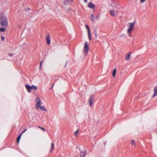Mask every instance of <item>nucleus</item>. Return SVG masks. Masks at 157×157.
Returning a JSON list of instances; mask_svg holds the SVG:
<instances>
[{
    "mask_svg": "<svg viewBox=\"0 0 157 157\" xmlns=\"http://www.w3.org/2000/svg\"><path fill=\"white\" fill-rule=\"evenodd\" d=\"M86 151H81L79 157H85L86 154Z\"/></svg>",
    "mask_w": 157,
    "mask_h": 157,
    "instance_id": "nucleus-8",
    "label": "nucleus"
},
{
    "mask_svg": "<svg viewBox=\"0 0 157 157\" xmlns=\"http://www.w3.org/2000/svg\"><path fill=\"white\" fill-rule=\"evenodd\" d=\"M1 38L2 41H3L4 40L5 38L4 36H2Z\"/></svg>",
    "mask_w": 157,
    "mask_h": 157,
    "instance_id": "nucleus-28",
    "label": "nucleus"
},
{
    "mask_svg": "<svg viewBox=\"0 0 157 157\" xmlns=\"http://www.w3.org/2000/svg\"><path fill=\"white\" fill-rule=\"evenodd\" d=\"M94 16L93 14H91V15L90 20L92 21H94Z\"/></svg>",
    "mask_w": 157,
    "mask_h": 157,
    "instance_id": "nucleus-15",
    "label": "nucleus"
},
{
    "mask_svg": "<svg viewBox=\"0 0 157 157\" xmlns=\"http://www.w3.org/2000/svg\"><path fill=\"white\" fill-rule=\"evenodd\" d=\"M154 93L152 97H154L157 95V87L154 89Z\"/></svg>",
    "mask_w": 157,
    "mask_h": 157,
    "instance_id": "nucleus-12",
    "label": "nucleus"
},
{
    "mask_svg": "<svg viewBox=\"0 0 157 157\" xmlns=\"http://www.w3.org/2000/svg\"><path fill=\"white\" fill-rule=\"evenodd\" d=\"M35 101L36 103V108L37 109H38L41 106L42 102L40 100V98L38 97L36 98Z\"/></svg>",
    "mask_w": 157,
    "mask_h": 157,
    "instance_id": "nucleus-2",
    "label": "nucleus"
},
{
    "mask_svg": "<svg viewBox=\"0 0 157 157\" xmlns=\"http://www.w3.org/2000/svg\"><path fill=\"white\" fill-rule=\"evenodd\" d=\"M94 98L92 96H90L89 98V101L90 103V106L91 107L92 106L93 102L94 101Z\"/></svg>",
    "mask_w": 157,
    "mask_h": 157,
    "instance_id": "nucleus-5",
    "label": "nucleus"
},
{
    "mask_svg": "<svg viewBox=\"0 0 157 157\" xmlns=\"http://www.w3.org/2000/svg\"><path fill=\"white\" fill-rule=\"evenodd\" d=\"M83 49L85 54L86 55L89 51L88 43L86 41L85 43Z\"/></svg>",
    "mask_w": 157,
    "mask_h": 157,
    "instance_id": "nucleus-4",
    "label": "nucleus"
},
{
    "mask_svg": "<svg viewBox=\"0 0 157 157\" xmlns=\"http://www.w3.org/2000/svg\"><path fill=\"white\" fill-rule=\"evenodd\" d=\"M116 72V69H115L113 71V77H114L115 76Z\"/></svg>",
    "mask_w": 157,
    "mask_h": 157,
    "instance_id": "nucleus-17",
    "label": "nucleus"
},
{
    "mask_svg": "<svg viewBox=\"0 0 157 157\" xmlns=\"http://www.w3.org/2000/svg\"><path fill=\"white\" fill-rule=\"evenodd\" d=\"M8 55L10 56H12L13 55V54H12L10 53V54H9Z\"/></svg>",
    "mask_w": 157,
    "mask_h": 157,
    "instance_id": "nucleus-30",
    "label": "nucleus"
},
{
    "mask_svg": "<svg viewBox=\"0 0 157 157\" xmlns=\"http://www.w3.org/2000/svg\"><path fill=\"white\" fill-rule=\"evenodd\" d=\"M25 87L29 93H31V89L30 86L27 84L25 86Z\"/></svg>",
    "mask_w": 157,
    "mask_h": 157,
    "instance_id": "nucleus-6",
    "label": "nucleus"
},
{
    "mask_svg": "<svg viewBox=\"0 0 157 157\" xmlns=\"http://www.w3.org/2000/svg\"><path fill=\"white\" fill-rule=\"evenodd\" d=\"M19 27H20V26H19Z\"/></svg>",
    "mask_w": 157,
    "mask_h": 157,
    "instance_id": "nucleus-35",
    "label": "nucleus"
},
{
    "mask_svg": "<svg viewBox=\"0 0 157 157\" xmlns=\"http://www.w3.org/2000/svg\"><path fill=\"white\" fill-rule=\"evenodd\" d=\"M22 135L21 134H20L18 137L17 139V142L18 143H19L20 140L21 138V136Z\"/></svg>",
    "mask_w": 157,
    "mask_h": 157,
    "instance_id": "nucleus-14",
    "label": "nucleus"
},
{
    "mask_svg": "<svg viewBox=\"0 0 157 157\" xmlns=\"http://www.w3.org/2000/svg\"><path fill=\"white\" fill-rule=\"evenodd\" d=\"M131 33H129V34H128L129 36H130V37L131 36Z\"/></svg>",
    "mask_w": 157,
    "mask_h": 157,
    "instance_id": "nucleus-31",
    "label": "nucleus"
},
{
    "mask_svg": "<svg viewBox=\"0 0 157 157\" xmlns=\"http://www.w3.org/2000/svg\"><path fill=\"white\" fill-rule=\"evenodd\" d=\"M40 109L42 110H44V111H45L46 110V109H45V108L44 107V106H40Z\"/></svg>",
    "mask_w": 157,
    "mask_h": 157,
    "instance_id": "nucleus-21",
    "label": "nucleus"
},
{
    "mask_svg": "<svg viewBox=\"0 0 157 157\" xmlns=\"http://www.w3.org/2000/svg\"><path fill=\"white\" fill-rule=\"evenodd\" d=\"M27 130V129H25V130L24 131H23V132H22L20 134H21V135H22V134H23Z\"/></svg>",
    "mask_w": 157,
    "mask_h": 157,
    "instance_id": "nucleus-25",
    "label": "nucleus"
},
{
    "mask_svg": "<svg viewBox=\"0 0 157 157\" xmlns=\"http://www.w3.org/2000/svg\"><path fill=\"white\" fill-rule=\"evenodd\" d=\"M88 6L90 8H94L95 7L94 5L92 3H90L88 5Z\"/></svg>",
    "mask_w": 157,
    "mask_h": 157,
    "instance_id": "nucleus-9",
    "label": "nucleus"
},
{
    "mask_svg": "<svg viewBox=\"0 0 157 157\" xmlns=\"http://www.w3.org/2000/svg\"><path fill=\"white\" fill-rule=\"evenodd\" d=\"M6 31V29L4 28H0V31L1 32H4Z\"/></svg>",
    "mask_w": 157,
    "mask_h": 157,
    "instance_id": "nucleus-18",
    "label": "nucleus"
},
{
    "mask_svg": "<svg viewBox=\"0 0 157 157\" xmlns=\"http://www.w3.org/2000/svg\"><path fill=\"white\" fill-rule=\"evenodd\" d=\"M39 128L41 129L42 130H43L44 131H45V129L43 127H39Z\"/></svg>",
    "mask_w": 157,
    "mask_h": 157,
    "instance_id": "nucleus-26",
    "label": "nucleus"
},
{
    "mask_svg": "<svg viewBox=\"0 0 157 157\" xmlns=\"http://www.w3.org/2000/svg\"><path fill=\"white\" fill-rule=\"evenodd\" d=\"M85 27H86V28L87 29L88 33L90 32V29H89L88 26L87 25H86L85 26Z\"/></svg>",
    "mask_w": 157,
    "mask_h": 157,
    "instance_id": "nucleus-20",
    "label": "nucleus"
},
{
    "mask_svg": "<svg viewBox=\"0 0 157 157\" xmlns=\"http://www.w3.org/2000/svg\"><path fill=\"white\" fill-rule=\"evenodd\" d=\"M42 62H43V61H42L40 63V69L41 68V65H42Z\"/></svg>",
    "mask_w": 157,
    "mask_h": 157,
    "instance_id": "nucleus-27",
    "label": "nucleus"
},
{
    "mask_svg": "<svg viewBox=\"0 0 157 157\" xmlns=\"http://www.w3.org/2000/svg\"><path fill=\"white\" fill-rule=\"evenodd\" d=\"M88 33L89 39L90 40H91L92 38H91V36L90 33L89 32V33Z\"/></svg>",
    "mask_w": 157,
    "mask_h": 157,
    "instance_id": "nucleus-22",
    "label": "nucleus"
},
{
    "mask_svg": "<svg viewBox=\"0 0 157 157\" xmlns=\"http://www.w3.org/2000/svg\"><path fill=\"white\" fill-rule=\"evenodd\" d=\"M51 149L50 151L51 152H52V151L53 150V148L54 147V144L53 143H51Z\"/></svg>",
    "mask_w": 157,
    "mask_h": 157,
    "instance_id": "nucleus-16",
    "label": "nucleus"
},
{
    "mask_svg": "<svg viewBox=\"0 0 157 157\" xmlns=\"http://www.w3.org/2000/svg\"><path fill=\"white\" fill-rule=\"evenodd\" d=\"M31 89L32 90H37V87L35 86L34 85H33L32 86H31Z\"/></svg>",
    "mask_w": 157,
    "mask_h": 157,
    "instance_id": "nucleus-13",
    "label": "nucleus"
},
{
    "mask_svg": "<svg viewBox=\"0 0 157 157\" xmlns=\"http://www.w3.org/2000/svg\"><path fill=\"white\" fill-rule=\"evenodd\" d=\"M78 131L79 129H78L77 131H76L74 133L75 135L77 137L78 136Z\"/></svg>",
    "mask_w": 157,
    "mask_h": 157,
    "instance_id": "nucleus-19",
    "label": "nucleus"
},
{
    "mask_svg": "<svg viewBox=\"0 0 157 157\" xmlns=\"http://www.w3.org/2000/svg\"><path fill=\"white\" fill-rule=\"evenodd\" d=\"M99 17V15H97L96 17V18H97V19H98V17Z\"/></svg>",
    "mask_w": 157,
    "mask_h": 157,
    "instance_id": "nucleus-32",
    "label": "nucleus"
},
{
    "mask_svg": "<svg viewBox=\"0 0 157 157\" xmlns=\"http://www.w3.org/2000/svg\"><path fill=\"white\" fill-rule=\"evenodd\" d=\"M83 1L86 3L87 2V0H83Z\"/></svg>",
    "mask_w": 157,
    "mask_h": 157,
    "instance_id": "nucleus-33",
    "label": "nucleus"
},
{
    "mask_svg": "<svg viewBox=\"0 0 157 157\" xmlns=\"http://www.w3.org/2000/svg\"><path fill=\"white\" fill-rule=\"evenodd\" d=\"M0 23L2 26L6 27L8 25V22L6 17L3 16L0 18Z\"/></svg>",
    "mask_w": 157,
    "mask_h": 157,
    "instance_id": "nucleus-1",
    "label": "nucleus"
},
{
    "mask_svg": "<svg viewBox=\"0 0 157 157\" xmlns=\"http://www.w3.org/2000/svg\"><path fill=\"white\" fill-rule=\"evenodd\" d=\"M131 55V52H129L125 57V59L126 60H128L130 59V57Z\"/></svg>",
    "mask_w": 157,
    "mask_h": 157,
    "instance_id": "nucleus-11",
    "label": "nucleus"
},
{
    "mask_svg": "<svg viewBox=\"0 0 157 157\" xmlns=\"http://www.w3.org/2000/svg\"><path fill=\"white\" fill-rule=\"evenodd\" d=\"M54 85V84H53L52 86V87L50 88V89L52 88L53 87Z\"/></svg>",
    "mask_w": 157,
    "mask_h": 157,
    "instance_id": "nucleus-34",
    "label": "nucleus"
},
{
    "mask_svg": "<svg viewBox=\"0 0 157 157\" xmlns=\"http://www.w3.org/2000/svg\"><path fill=\"white\" fill-rule=\"evenodd\" d=\"M146 0H140V2L142 3L144 2Z\"/></svg>",
    "mask_w": 157,
    "mask_h": 157,
    "instance_id": "nucleus-29",
    "label": "nucleus"
},
{
    "mask_svg": "<svg viewBox=\"0 0 157 157\" xmlns=\"http://www.w3.org/2000/svg\"><path fill=\"white\" fill-rule=\"evenodd\" d=\"M128 25H129V26H128V28L127 31L128 33H131L135 25V23H130L128 24Z\"/></svg>",
    "mask_w": 157,
    "mask_h": 157,
    "instance_id": "nucleus-3",
    "label": "nucleus"
},
{
    "mask_svg": "<svg viewBox=\"0 0 157 157\" xmlns=\"http://www.w3.org/2000/svg\"><path fill=\"white\" fill-rule=\"evenodd\" d=\"M97 31V29H95L94 31V33L95 36V37L97 38V33H96V31Z\"/></svg>",
    "mask_w": 157,
    "mask_h": 157,
    "instance_id": "nucleus-24",
    "label": "nucleus"
},
{
    "mask_svg": "<svg viewBox=\"0 0 157 157\" xmlns=\"http://www.w3.org/2000/svg\"><path fill=\"white\" fill-rule=\"evenodd\" d=\"M116 12V11L115 10H113L110 11V13L111 16H115Z\"/></svg>",
    "mask_w": 157,
    "mask_h": 157,
    "instance_id": "nucleus-7",
    "label": "nucleus"
},
{
    "mask_svg": "<svg viewBox=\"0 0 157 157\" xmlns=\"http://www.w3.org/2000/svg\"><path fill=\"white\" fill-rule=\"evenodd\" d=\"M131 144L132 145H134L135 144V141L134 140H132Z\"/></svg>",
    "mask_w": 157,
    "mask_h": 157,
    "instance_id": "nucleus-23",
    "label": "nucleus"
},
{
    "mask_svg": "<svg viewBox=\"0 0 157 157\" xmlns=\"http://www.w3.org/2000/svg\"><path fill=\"white\" fill-rule=\"evenodd\" d=\"M47 44H49L50 43L51 39L49 35H48L47 36Z\"/></svg>",
    "mask_w": 157,
    "mask_h": 157,
    "instance_id": "nucleus-10",
    "label": "nucleus"
}]
</instances>
